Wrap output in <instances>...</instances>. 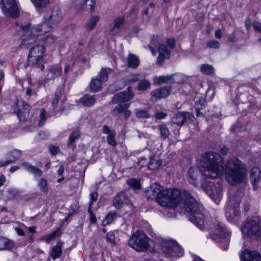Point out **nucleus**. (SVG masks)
<instances>
[{"label": "nucleus", "instance_id": "nucleus-55", "mask_svg": "<svg viewBox=\"0 0 261 261\" xmlns=\"http://www.w3.org/2000/svg\"><path fill=\"white\" fill-rule=\"evenodd\" d=\"M158 43V41L156 39H152L151 41L150 45L149 46V48H150L152 54L153 56H155L156 54L155 50L153 49V46H155L156 45V43Z\"/></svg>", "mask_w": 261, "mask_h": 261}, {"label": "nucleus", "instance_id": "nucleus-5", "mask_svg": "<svg viewBox=\"0 0 261 261\" xmlns=\"http://www.w3.org/2000/svg\"><path fill=\"white\" fill-rule=\"evenodd\" d=\"M242 193L238 192L234 195L230 196L226 208L225 216L228 221L233 223L237 221L240 216V204Z\"/></svg>", "mask_w": 261, "mask_h": 261}, {"label": "nucleus", "instance_id": "nucleus-50", "mask_svg": "<svg viewBox=\"0 0 261 261\" xmlns=\"http://www.w3.org/2000/svg\"><path fill=\"white\" fill-rule=\"evenodd\" d=\"M106 239L107 242L110 243L112 246L115 245V236L112 231H110L107 234Z\"/></svg>", "mask_w": 261, "mask_h": 261}, {"label": "nucleus", "instance_id": "nucleus-27", "mask_svg": "<svg viewBox=\"0 0 261 261\" xmlns=\"http://www.w3.org/2000/svg\"><path fill=\"white\" fill-rule=\"evenodd\" d=\"M127 66L132 68H136L139 65V58L134 54H129L127 58Z\"/></svg>", "mask_w": 261, "mask_h": 261}, {"label": "nucleus", "instance_id": "nucleus-23", "mask_svg": "<svg viewBox=\"0 0 261 261\" xmlns=\"http://www.w3.org/2000/svg\"><path fill=\"white\" fill-rule=\"evenodd\" d=\"M102 83L98 78L92 79L89 84L90 91L94 93L100 91L102 89Z\"/></svg>", "mask_w": 261, "mask_h": 261}, {"label": "nucleus", "instance_id": "nucleus-48", "mask_svg": "<svg viewBox=\"0 0 261 261\" xmlns=\"http://www.w3.org/2000/svg\"><path fill=\"white\" fill-rule=\"evenodd\" d=\"M95 5V2L94 0H85L84 4L81 7V9H84L86 7H88L90 10H92Z\"/></svg>", "mask_w": 261, "mask_h": 261}, {"label": "nucleus", "instance_id": "nucleus-31", "mask_svg": "<svg viewBox=\"0 0 261 261\" xmlns=\"http://www.w3.org/2000/svg\"><path fill=\"white\" fill-rule=\"evenodd\" d=\"M162 164V162L158 158L152 156L150 158L148 167L150 170L158 169Z\"/></svg>", "mask_w": 261, "mask_h": 261}, {"label": "nucleus", "instance_id": "nucleus-11", "mask_svg": "<svg viewBox=\"0 0 261 261\" xmlns=\"http://www.w3.org/2000/svg\"><path fill=\"white\" fill-rule=\"evenodd\" d=\"M0 8L6 16L15 18L18 16L16 0H0Z\"/></svg>", "mask_w": 261, "mask_h": 261}, {"label": "nucleus", "instance_id": "nucleus-62", "mask_svg": "<svg viewBox=\"0 0 261 261\" xmlns=\"http://www.w3.org/2000/svg\"><path fill=\"white\" fill-rule=\"evenodd\" d=\"M253 27L256 31L261 32V23L258 21H254Z\"/></svg>", "mask_w": 261, "mask_h": 261}, {"label": "nucleus", "instance_id": "nucleus-51", "mask_svg": "<svg viewBox=\"0 0 261 261\" xmlns=\"http://www.w3.org/2000/svg\"><path fill=\"white\" fill-rule=\"evenodd\" d=\"M40 121L38 125L39 126L43 125L46 121V111L44 109H42L40 114Z\"/></svg>", "mask_w": 261, "mask_h": 261}, {"label": "nucleus", "instance_id": "nucleus-53", "mask_svg": "<svg viewBox=\"0 0 261 261\" xmlns=\"http://www.w3.org/2000/svg\"><path fill=\"white\" fill-rule=\"evenodd\" d=\"M48 148L52 155H56L60 151L59 147L54 145H49Z\"/></svg>", "mask_w": 261, "mask_h": 261}, {"label": "nucleus", "instance_id": "nucleus-41", "mask_svg": "<svg viewBox=\"0 0 261 261\" xmlns=\"http://www.w3.org/2000/svg\"><path fill=\"white\" fill-rule=\"evenodd\" d=\"M214 68L213 67L207 64H204L201 66L200 71L201 72L205 74H210L213 73L214 72Z\"/></svg>", "mask_w": 261, "mask_h": 261}, {"label": "nucleus", "instance_id": "nucleus-4", "mask_svg": "<svg viewBox=\"0 0 261 261\" xmlns=\"http://www.w3.org/2000/svg\"><path fill=\"white\" fill-rule=\"evenodd\" d=\"M185 195V208L191 214L189 220L200 230H206L207 227L204 221V216L200 212L198 203L188 192H186Z\"/></svg>", "mask_w": 261, "mask_h": 261}, {"label": "nucleus", "instance_id": "nucleus-64", "mask_svg": "<svg viewBox=\"0 0 261 261\" xmlns=\"http://www.w3.org/2000/svg\"><path fill=\"white\" fill-rule=\"evenodd\" d=\"M22 166L26 170H27L29 172L33 167V165L28 162H23L22 164Z\"/></svg>", "mask_w": 261, "mask_h": 261}, {"label": "nucleus", "instance_id": "nucleus-21", "mask_svg": "<svg viewBox=\"0 0 261 261\" xmlns=\"http://www.w3.org/2000/svg\"><path fill=\"white\" fill-rule=\"evenodd\" d=\"M171 87L164 86L160 89L152 90L151 95L154 98H165L169 95Z\"/></svg>", "mask_w": 261, "mask_h": 261}, {"label": "nucleus", "instance_id": "nucleus-18", "mask_svg": "<svg viewBox=\"0 0 261 261\" xmlns=\"http://www.w3.org/2000/svg\"><path fill=\"white\" fill-rule=\"evenodd\" d=\"M240 258L243 261H261V254L257 251L246 249L242 253Z\"/></svg>", "mask_w": 261, "mask_h": 261}, {"label": "nucleus", "instance_id": "nucleus-29", "mask_svg": "<svg viewBox=\"0 0 261 261\" xmlns=\"http://www.w3.org/2000/svg\"><path fill=\"white\" fill-rule=\"evenodd\" d=\"M113 72V69L108 67L101 68L98 77L99 80L102 82H105L108 80V75Z\"/></svg>", "mask_w": 261, "mask_h": 261}, {"label": "nucleus", "instance_id": "nucleus-9", "mask_svg": "<svg viewBox=\"0 0 261 261\" xmlns=\"http://www.w3.org/2000/svg\"><path fill=\"white\" fill-rule=\"evenodd\" d=\"M45 56V49L43 45H37L30 49L28 57L29 65H38L43 63Z\"/></svg>", "mask_w": 261, "mask_h": 261}, {"label": "nucleus", "instance_id": "nucleus-22", "mask_svg": "<svg viewBox=\"0 0 261 261\" xmlns=\"http://www.w3.org/2000/svg\"><path fill=\"white\" fill-rule=\"evenodd\" d=\"M124 19L122 17H118L115 19L111 24L110 31L113 35L117 34L119 30L123 25Z\"/></svg>", "mask_w": 261, "mask_h": 261}, {"label": "nucleus", "instance_id": "nucleus-24", "mask_svg": "<svg viewBox=\"0 0 261 261\" xmlns=\"http://www.w3.org/2000/svg\"><path fill=\"white\" fill-rule=\"evenodd\" d=\"M15 245V243L13 240L6 238L0 239V250H10L14 247Z\"/></svg>", "mask_w": 261, "mask_h": 261}, {"label": "nucleus", "instance_id": "nucleus-32", "mask_svg": "<svg viewBox=\"0 0 261 261\" xmlns=\"http://www.w3.org/2000/svg\"><path fill=\"white\" fill-rule=\"evenodd\" d=\"M37 186L41 192L47 193L49 187L46 179L41 178L37 182Z\"/></svg>", "mask_w": 261, "mask_h": 261}, {"label": "nucleus", "instance_id": "nucleus-35", "mask_svg": "<svg viewBox=\"0 0 261 261\" xmlns=\"http://www.w3.org/2000/svg\"><path fill=\"white\" fill-rule=\"evenodd\" d=\"M116 218V213L115 212H109L102 221V225L106 226L111 223Z\"/></svg>", "mask_w": 261, "mask_h": 261}, {"label": "nucleus", "instance_id": "nucleus-34", "mask_svg": "<svg viewBox=\"0 0 261 261\" xmlns=\"http://www.w3.org/2000/svg\"><path fill=\"white\" fill-rule=\"evenodd\" d=\"M170 83L180 84L184 83L186 80L185 75L181 73H175L170 75Z\"/></svg>", "mask_w": 261, "mask_h": 261}, {"label": "nucleus", "instance_id": "nucleus-25", "mask_svg": "<svg viewBox=\"0 0 261 261\" xmlns=\"http://www.w3.org/2000/svg\"><path fill=\"white\" fill-rule=\"evenodd\" d=\"M100 19L99 16L92 15L87 20L85 24V28L91 31L95 27Z\"/></svg>", "mask_w": 261, "mask_h": 261}, {"label": "nucleus", "instance_id": "nucleus-1", "mask_svg": "<svg viewBox=\"0 0 261 261\" xmlns=\"http://www.w3.org/2000/svg\"><path fill=\"white\" fill-rule=\"evenodd\" d=\"M200 165L202 174L206 178H215L223 174L222 159L218 153H205L202 157ZM224 169L226 180L230 185L241 184L246 178V165L237 158L228 160Z\"/></svg>", "mask_w": 261, "mask_h": 261}, {"label": "nucleus", "instance_id": "nucleus-40", "mask_svg": "<svg viewBox=\"0 0 261 261\" xmlns=\"http://www.w3.org/2000/svg\"><path fill=\"white\" fill-rule=\"evenodd\" d=\"M158 128L160 132V134L164 138L166 139L168 137L170 133L165 124H161L158 126Z\"/></svg>", "mask_w": 261, "mask_h": 261}, {"label": "nucleus", "instance_id": "nucleus-17", "mask_svg": "<svg viewBox=\"0 0 261 261\" xmlns=\"http://www.w3.org/2000/svg\"><path fill=\"white\" fill-rule=\"evenodd\" d=\"M129 105L130 102L127 99H123L113 110V113L117 114L123 113L124 117L127 118L130 114V111L127 110Z\"/></svg>", "mask_w": 261, "mask_h": 261}, {"label": "nucleus", "instance_id": "nucleus-20", "mask_svg": "<svg viewBox=\"0 0 261 261\" xmlns=\"http://www.w3.org/2000/svg\"><path fill=\"white\" fill-rule=\"evenodd\" d=\"M260 170L256 167L252 168L250 173V178L253 188L256 190L258 187V182L260 177Z\"/></svg>", "mask_w": 261, "mask_h": 261}, {"label": "nucleus", "instance_id": "nucleus-60", "mask_svg": "<svg viewBox=\"0 0 261 261\" xmlns=\"http://www.w3.org/2000/svg\"><path fill=\"white\" fill-rule=\"evenodd\" d=\"M49 135L47 133L41 132L38 134V138L37 140L46 139L48 137Z\"/></svg>", "mask_w": 261, "mask_h": 261}, {"label": "nucleus", "instance_id": "nucleus-30", "mask_svg": "<svg viewBox=\"0 0 261 261\" xmlns=\"http://www.w3.org/2000/svg\"><path fill=\"white\" fill-rule=\"evenodd\" d=\"M153 81L154 83V84L158 85H162L165 83H170V75L161 76L155 75L153 77Z\"/></svg>", "mask_w": 261, "mask_h": 261}, {"label": "nucleus", "instance_id": "nucleus-12", "mask_svg": "<svg viewBox=\"0 0 261 261\" xmlns=\"http://www.w3.org/2000/svg\"><path fill=\"white\" fill-rule=\"evenodd\" d=\"M203 188L206 193L209 195L217 203L220 202L222 198V185L218 182L215 184L209 183L207 185H202Z\"/></svg>", "mask_w": 261, "mask_h": 261}, {"label": "nucleus", "instance_id": "nucleus-52", "mask_svg": "<svg viewBox=\"0 0 261 261\" xmlns=\"http://www.w3.org/2000/svg\"><path fill=\"white\" fill-rule=\"evenodd\" d=\"M207 46L210 48L218 49L220 47V43L217 40H212L207 42Z\"/></svg>", "mask_w": 261, "mask_h": 261}, {"label": "nucleus", "instance_id": "nucleus-54", "mask_svg": "<svg viewBox=\"0 0 261 261\" xmlns=\"http://www.w3.org/2000/svg\"><path fill=\"white\" fill-rule=\"evenodd\" d=\"M206 104V101L205 99H199L197 101H196L195 107H196L197 105H198L200 109H203L205 107Z\"/></svg>", "mask_w": 261, "mask_h": 261}, {"label": "nucleus", "instance_id": "nucleus-36", "mask_svg": "<svg viewBox=\"0 0 261 261\" xmlns=\"http://www.w3.org/2000/svg\"><path fill=\"white\" fill-rule=\"evenodd\" d=\"M125 198V195L121 193L116 195L113 199V205L116 208H120L123 204V200Z\"/></svg>", "mask_w": 261, "mask_h": 261}, {"label": "nucleus", "instance_id": "nucleus-10", "mask_svg": "<svg viewBox=\"0 0 261 261\" xmlns=\"http://www.w3.org/2000/svg\"><path fill=\"white\" fill-rule=\"evenodd\" d=\"M175 46V40L173 38L167 39L165 44H161L158 49L159 55L157 58V63L162 65L165 59H169L171 54L170 49H173Z\"/></svg>", "mask_w": 261, "mask_h": 261}, {"label": "nucleus", "instance_id": "nucleus-47", "mask_svg": "<svg viewBox=\"0 0 261 261\" xmlns=\"http://www.w3.org/2000/svg\"><path fill=\"white\" fill-rule=\"evenodd\" d=\"M115 132L111 133L110 134L108 135L107 139L108 143L113 146H115L117 144L115 139Z\"/></svg>", "mask_w": 261, "mask_h": 261}, {"label": "nucleus", "instance_id": "nucleus-6", "mask_svg": "<svg viewBox=\"0 0 261 261\" xmlns=\"http://www.w3.org/2000/svg\"><path fill=\"white\" fill-rule=\"evenodd\" d=\"M162 252L170 260H175L184 254L183 248L176 242L171 240H162L160 242Z\"/></svg>", "mask_w": 261, "mask_h": 261}, {"label": "nucleus", "instance_id": "nucleus-2", "mask_svg": "<svg viewBox=\"0 0 261 261\" xmlns=\"http://www.w3.org/2000/svg\"><path fill=\"white\" fill-rule=\"evenodd\" d=\"M147 199L155 200L162 206L175 207L181 199V193L177 189H164L157 184L151 185L145 189Z\"/></svg>", "mask_w": 261, "mask_h": 261}, {"label": "nucleus", "instance_id": "nucleus-44", "mask_svg": "<svg viewBox=\"0 0 261 261\" xmlns=\"http://www.w3.org/2000/svg\"><path fill=\"white\" fill-rule=\"evenodd\" d=\"M151 86L150 82L147 80L141 81L138 85V88L139 90H145L149 89Z\"/></svg>", "mask_w": 261, "mask_h": 261}, {"label": "nucleus", "instance_id": "nucleus-26", "mask_svg": "<svg viewBox=\"0 0 261 261\" xmlns=\"http://www.w3.org/2000/svg\"><path fill=\"white\" fill-rule=\"evenodd\" d=\"M33 5L37 10H41L47 7L50 0H30Z\"/></svg>", "mask_w": 261, "mask_h": 261}, {"label": "nucleus", "instance_id": "nucleus-63", "mask_svg": "<svg viewBox=\"0 0 261 261\" xmlns=\"http://www.w3.org/2000/svg\"><path fill=\"white\" fill-rule=\"evenodd\" d=\"M115 132L114 130H111L109 127L107 125H104L102 127V133L103 134H106L109 135L111 133H113Z\"/></svg>", "mask_w": 261, "mask_h": 261}, {"label": "nucleus", "instance_id": "nucleus-46", "mask_svg": "<svg viewBox=\"0 0 261 261\" xmlns=\"http://www.w3.org/2000/svg\"><path fill=\"white\" fill-rule=\"evenodd\" d=\"M80 136V133L79 131L76 130L73 132L69 137V140L68 143V146H71L73 144L74 141L79 139Z\"/></svg>", "mask_w": 261, "mask_h": 261}, {"label": "nucleus", "instance_id": "nucleus-45", "mask_svg": "<svg viewBox=\"0 0 261 261\" xmlns=\"http://www.w3.org/2000/svg\"><path fill=\"white\" fill-rule=\"evenodd\" d=\"M8 155L11 156L8 160H13V162H14L20 158L21 152L19 150L14 149L10 152Z\"/></svg>", "mask_w": 261, "mask_h": 261}, {"label": "nucleus", "instance_id": "nucleus-39", "mask_svg": "<svg viewBox=\"0 0 261 261\" xmlns=\"http://www.w3.org/2000/svg\"><path fill=\"white\" fill-rule=\"evenodd\" d=\"M62 253L61 247L59 245L55 246L51 250L50 256L53 259H55L59 258Z\"/></svg>", "mask_w": 261, "mask_h": 261}, {"label": "nucleus", "instance_id": "nucleus-3", "mask_svg": "<svg viewBox=\"0 0 261 261\" xmlns=\"http://www.w3.org/2000/svg\"><path fill=\"white\" fill-rule=\"evenodd\" d=\"M31 23L19 25L16 23V30L21 35L22 43L24 45L33 43L38 35L49 32L54 27L44 17L39 24L30 28Z\"/></svg>", "mask_w": 261, "mask_h": 261}, {"label": "nucleus", "instance_id": "nucleus-38", "mask_svg": "<svg viewBox=\"0 0 261 261\" xmlns=\"http://www.w3.org/2000/svg\"><path fill=\"white\" fill-rule=\"evenodd\" d=\"M76 101L80 106L90 107L94 104L95 99H78Z\"/></svg>", "mask_w": 261, "mask_h": 261}, {"label": "nucleus", "instance_id": "nucleus-14", "mask_svg": "<svg viewBox=\"0 0 261 261\" xmlns=\"http://www.w3.org/2000/svg\"><path fill=\"white\" fill-rule=\"evenodd\" d=\"M45 17L55 28L62 21L63 14L59 7L55 6L47 11Z\"/></svg>", "mask_w": 261, "mask_h": 261}, {"label": "nucleus", "instance_id": "nucleus-49", "mask_svg": "<svg viewBox=\"0 0 261 261\" xmlns=\"http://www.w3.org/2000/svg\"><path fill=\"white\" fill-rule=\"evenodd\" d=\"M32 174H33L34 177H39L42 176V171L39 168H38L34 166L32 167L31 169L29 171Z\"/></svg>", "mask_w": 261, "mask_h": 261}, {"label": "nucleus", "instance_id": "nucleus-37", "mask_svg": "<svg viewBox=\"0 0 261 261\" xmlns=\"http://www.w3.org/2000/svg\"><path fill=\"white\" fill-rule=\"evenodd\" d=\"M134 97L133 93L132 92L131 88L128 87L126 91L120 92L115 95L113 98H132Z\"/></svg>", "mask_w": 261, "mask_h": 261}, {"label": "nucleus", "instance_id": "nucleus-56", "mask_svg": "<svg viewBox=\"0 0 261 261\" xmlns=\"http://www.w3.org/2000/svg\"><path fill=\"white\" fill-rule=\"evenodd\" d=\"M136 116L138 117H144V118H148V114L146 111H138L136 113Z\"/></svg>", "mask_w": 261, "mask_h": 261}, {"label": "nucleus", "instance_id": "nucleus-58", "mask_svg": "<svg viewBox=\"0 0 261 261\" xmlns=\"http://www.w3.org/2000/svg\"><path fill=\"white\" fill-rule=\"evenodd\" d=\"M97 197L98 194L95 191L92 192L90 194V201L89 204H91V207L92 206V202L97 199Z\"/></svg>", "mask_w": 261, "mask_h": 261}, {"label": "nucleus", "instance_id": "nucleus-7", "mask_svg": "<svg viewBox=\"0 0 261 261\" xmlns=\"http://www.w3.org/2000/svg\"><path fill=\"white\" fill-rule=\"evenodd\" d=\"M149 238L143 231L137 230L128 240L129 246L138 252H143L150 247Z\"/></svg>", "mask_w": 261, "mask_h": 261}, {"label": "nucleus", "instance_id": "nucleus-16", "mask_svg": "<svg viewBox=\"0 0 261 261\" xmlns=\"http://www.w3.org/2000/svg\"><path fill=\"white\" fill-rule=\"evenodd\" d=\"M200 177V170L196 167L190 168L186 175V178L189 183L195 186H197L199 183Z\"/></svg>", "mask_w": 261, "mask_h": 261}, {"label": "nucleus", "instance_id": "nucleus-42", "mask_svg": "<svg viewBox=\"0 0 261 261\" xmlns=\"http://www.w3.org/2000/svg\"><path fill=\"white\" fill-rule=\"evenodd\" d=\"M127 184L134 190H139L141 189V185L139 180L135 178L130 179L127 180Z\"/></svg>", "mask_w": 261, "mask_h": 261}, {"label": "nucleus", "instance_id": "nucleus-28", "mask_svg": "<svg viewBox=\"0 0 261 261\" xmlns=\"http://www.w3.org/2000/svg\"><path fill=\"white\" fill-rule=\"evenodd\" d=\"M185 112H179L176 114L172 119L173 123L182 126L186 122Z\"/></svg>", "mask_w": 261, "mask_h": 261}, {"label": "nucleus", "instance_id": "nucleus-15", "mask_svg": "<svg viewBox=\"0 0 261 261\" xmlns=\"http://www.w3.org/2000/svg\"><path fill=\"white\" fill-rule=\"evenodd\" d=\"M17 115L20 121H25L31 110L30 105L24 99H18L16 103Z\"/></svg>", "mask_w": 261, "mask_h": 261}, {"label": "nucleus", "instance_id": "nucleus-13", "mask_svg": "<svg viewBox=\"0 0 261 261\" xmlns=\"http://www.w3.org/2000/svg\"><path fill=\"white\" fill-rule=\"evenodd\" d=\"M213 232V239L216 241H220L221 243H224L223 248L224 250H227L228 248L229 242V232H226L225 229L219 223L215 226Z\"/></svg>", "mask_w": 261, "mask_h": 261}, {"label": "nucleus", "instance_id": "nucleus-57", "mask_svg": "<svg viewBox=\"0 0 261 261\" xmlns=\"http://www.w3.org/2000/svg\"><path fill=\"white\" fill-rule=\"evenodd\" d=\"M88 212L90 214V221L92 223H94L96 221V217L92 214L91 207V204H89V207H88Z\"/></svg>", "mask_w": 261, "mask_h": 261}, {"label": "nucleus", "instance_id": "nucleus-59", "mask_svg": "<svg viewBox=\"0 0 261 261\" xmlns=\"http://www.w3.org/2000/svg\"><path fill=\"white\" fill-rule=\"evenodd\" d=\"M167 114L164 112H158L155 114V117L158 119H163L165 118Z\"/></svg>", "mask_w": 261, "mask_h": 261}, {"label": "nucleus", "instance_id": "nucleus-61", "mask_svg": "<svg viewBox=\"0 0 261 261\" xmlns=\"http://www.w3.org/2000/svg\"><path fill=\"white\" fill-rule=\"evenodd\" d=\"M185 114L186 116V121L187 120L194 121L195 120V117L194 115L190 112H185Z\"/></svg>", "mask_w": 261, "mask_h": 261}, {"label": "nucleus", "instance_id": "nucleus-19", "mask_svg": "<svg viewBox=\"0 0 261 261\" xmlns=\"http://www.w3.org/2000/svg\"><path fill=\"white\" fill-rule=\"evenodd\" d=\"M62 74V67L59 65H54L48 69V73L46 75L47 81L53 80L60 76Z\"/></svg>", "mask_w": 261, "mask_h": 261}, {"label": "nucleus", "instance_id": "nucleus-33", "mask_svg": "<svg viewBox=\"0 0 261 261\" xmlns=\"http://www.w3.org/2000/svg\"><path fill=\"white\" fill-rule=\"evenodd\" d=\"M57 37L50 34L44 37L43 39V43L45 46H49L56 43L57 42Z\"/></svg>", "mask_w": 261, "mask_h": 261}, {"label": "nucleus", "instance_id": "nucleus-43", "mask_svg": "<svg viewBox=\"0 0 261 261\" xmlns=\"http://www.w3.org/2000/svg\"><path fill=\"white\" fill-rule=\"evenodd\" d=\"M60 231V229L58 228L56 230H55L54 231L51 232V233L44 236L42 238V240H45L47 243H48L51 240H53L55 239L59 233Z\"/></svg>", "mask_w": 261, "mask_h": 261}, {"label": "nucleus", "instance_id": "nucleus-8", "mask_svg": "<svg viewBox=\"0 0 261 261\" xmlns=\"http://www.w3.org/2000/svg\"><path fill=\"white\" fill-rule=\"evenodd\" d=\"M242 233L250 238L261 236V219L258 217L248 219L242 227Z\"/></svg>", "mask_w": 261, "mask_h": 261}]
</instances>
